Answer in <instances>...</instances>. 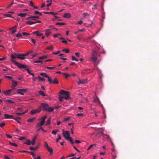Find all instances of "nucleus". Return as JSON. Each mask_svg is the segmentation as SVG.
<instances>
[{
    "label": "nucleus",
    "mask_w": 159,
    "mask_h": 159,
    "mask_svg": "<svg viewBox=\"0 0 159 159\" xmlns=\"http://www.w3.org/2000/svg\"><path fill=\"white\" fill-rule=\"evenodd\" d=\"M63 135L65 138L68 141L70 142L71 144H74V143L72 138L70 136L69 132L68 131H64L63 130L62 132Z\"/></svg>",
    "instance_id": "f257e3e1"
},
{
    "label": "nucleus",
    "mask_w": 159,
    "mask_h": 159,
    "mask_svg": "<svg viewBox=\"0 0 159 159\" xmlns=\"http://www.w3.org/2000/svg\"><path fill=\"white\" fill-rule=\"evenodd\" d=\"M98 51L93 50V52L91 54V56L90 58V60L93 62H95L97 61L98 57L97 54L98 53Z\"/></svg>",
    "instance_id": "f03ea898"
},
{
    "label": "nucleus",
    "mask_w": 159,
    "mask_h": 159,
    "mask_svg": "<svg viewBox=\"0 0 159 159\" xmlns=\"http://www.w3.org/2000/svg\"><path fill=\"white\" fill-rule=\"evenodd\" d=\"M60 93L61 95H64L62 97L65 99H67L69 98V92L68 91H66L63 90H61L60 91Z\"/></svg>",
    "instance_id": "7ed1b4c3"
},
{
    "label": "nucleus",
    "mask_w": 159,
    "mask_h": 159,
    "mask_svg": "<svg viewBox=\"0 0 159 159\" xmlns=\"http://www.w3.org/2000/svg\"><path fill=\"white\" fill-rule=\"evenodd\" d=\"M15 55L16 56V57L20 60H24L25 58V56L28 55V53H25L24 54H18L15 53Z\"/></svg>",
    "instance_id": "20e7f679"
},
{
    "label": "nucleus",
    "mask_w": 159,
    "mask_h": 159,
    "mask_svg": "<svg viewBox=\"0 0 159 159\" xmlns=\"http://www.w3.org/2000/svg\"><path fill=\"white\" fill-rule=\"evenodd\" d=\"M16 56H14L13 54H11V61L14 63L15 65H16L17 67L18 68L20 67V66L22 64L19 63V62H17V61H15L14 60L16 59Z\"/></svg>",
    "instance_id": "39448f33"
},
{
    "label": "nucleus",
    "mask_w": 159,
    "mask_h": 159,
    "mask_svg": "<svg viewBox=\"0 0 159 159\" xmlns=\"http://www.w3.org/2000/svg\"><path fill=\"white\" fill-rule=\"evenodd\" d=\"M28 67V66L26 65L22 64L19 68L20 69L24 68L25 70L27 71V72L30 75V74H31L32 73L31 72V71L29 70Z\"/></svg>",
    "instance_id": "423d86ee"
},
{
    "label": "nucleus",
    "mask_w": 159,
    "mask_h": 159,
    "mask_svg": "<svg viewBox=\"0 0 159 159\" xmlns=\"http://www.w3.org/2000/svg\"><path fill=\"white\" fill-rule=\"evenodd\" d=\"M27 90V89H18L16 90V91L17 93L23 95Z\"/></svg>",
    "instance_id": "0eeeda50"
},
{
    "label": "nucleus",
    "mask_w": 159,
    "mask_h": 159,
    "mask_svg": "<svg viewBox=\"0 0 159 159\" xmlns=\"http://www.w3.org/2000/svg\"><path fill=\"white\" fill-rule=\"evenodd\" d=\"M41 110V107H39L38 108L36 109H33L30 112V113L32 115H33L35 113L39 112Z\"/></svg>",
    "instance_id": "6e6552de"
},
{
    "label": "nucleus",
    "mask_w": 159,
    "mask_h": 159,
    "mask_svg": "<svg viewBox=\"0 0 159 159\" xmlns=\"http://www.w3.org/2000/svg\"><path fill=\"white\" fill-rule=\"evenodd\" d=\"M41 107L43 108V111H46L48 107V105L46 103H42L41 104Z\"/></svg>",
    "instance_id": "1a4fd4ad"
},
{
    "label": "nucleus",
    "mask_w": 159,
    "mask_h": 159,
    "mask_svg": "<svg viewBox=\"0 0 159 159\" xmlns=\"http://www.w3.org/2000/svg\"><path fill=\"white\" fill-rule=\"evenodd\" d=\"M87 79H84V80H80L79 79V81L77 83L79 85L80 84H85L87 83Z\"/></svg>",
    "instance_id": "9d476101"
},
{
    "label": "nucleus",
    "mask_w": 159,
    "mask_h": 159,
    "mask_svg": "<svg viewBox=\"0 0 159 159\" xmlns=\"http://www.w3.org/2000/svg\"><path fill=\"white\" fill-rule=\"evenodd\" d=\"M93 102L95 103L98 102L99 104H101V102H100L97 96L94 97Z\"/></svg>",
    "instance_id": "9b49d317"
},
{
    "label": "nucleus",
    "mask_w": 159,
    "mask_h": 159,
    "mask_svg": "<svg viewBox=\"0 0 159 159\" xmlns=\"http://www.w3.org/2000/svg\"><path fill=\"white\" fill-rule=\"evenodd\" d=\"M33 34H35L37 36H40L42 35L43 34L39 32V31H37L33 32Z\"/></svg>",
    "instance_id": "f8f14e48"
},
{
    "label": "nucleus",
    "mask_w": 159,
    "mask_h": 159,
    "mask_svg": "<svg viewBox=\"0 0 159 159\" xmlns=\"http://www.w3.org/2000/svg\"><path fill=\"white\" fill-rule=\"evenodd\" d=\"M12 90L9 89L7 90L6 91H4L3 92V93L6 95H8L10 94V93L11 91Z\"/></svg>",
    "instance_id": "ddd939ff"
},
{
    "label": "nucleus",
    "mask_w": 159,
    "mask_h": 159,
    "mask_svg": "<svg viewBox=\"0 0 159 159\" xmlns=\"http://www.w3.org/2000/svg\"><path fill=\"white\" fill-rule=\"evenodd\" d=\"M71 16V15L69 13H65L63 16V17L66 18H69Z\"/></svg>",
    "instance_id": "4468645a"
},
{
    "label": "nucleus",
    "mask_w": 159,
    "mask_h": 159,
    "mask_svg": "<svg viewBox=\"0 0 159 159\" xmlns=\"http://www.w3.org/2000/svg\"><path fill=\"white\" fill-rule=\"evenodd\" d=\"M5 118L6 119H13L14 117L12 115H10L7 114L4 115Z\"/></svg>",
    "instance_id": "2eb2a0df"
},
{
    "label": "nucleus",
    "mask_w": 159,
    "mask_h": 159,
    "mask_svg": "<svg viewBox=\"0 0 159 159\" xmlns=\"http://www.w3.org/2000/svg\"><path fill=\"white\" fill-rule=\"evenodd\" d=\"M44 121L41 120L40 122L39 123L37 124L36 125V126L37 127H39L40 126H42L43 125L44 123Z\"/></svg>",
    "instance_id": "dca6fc26"
},
{
    "label": "nucleus",
    "mask_w": 159,
    "mask_h": 159,
    "mask_svg": "<svg viewBox=\"0 0 159 159\" xmlns=\"http://www.w3.org/2000/svg\"><path fill=\"white\" fill-rule=\"evenodd\" d=\"M98 129L99 130V131L97 133V134H101L102 135H104L105 134H104L103 132V129L101 128H98Z\"/></svg>",
    "instance_id": "f3484780"
},
{
    "label": "nucleus",
    "mask_w": 159,
    "mask_h": 159,
    "mask_svg": "<svg viewBox=\"0 0 159 159\" xmlns=\"http://www.w3.org/2000/svg\"><path fill=\"white\" fill-rule=\"evenodd\" d=\"M37 137L38 135H36L34 137L31 143L32 145H34V144L36 140L37 139Z\"/></svg>",
    "instance_id": "a211bd4d"
},
{
    "label": "nucleus",
    "mask_w": 159,
    "mask_h": 159,
    "mask_svg": "<svg viewBox=\"0 0 159 159\" xmlns=\"http://www.w3.org/2000/svg\"><path fill=\"white\" fill-rule=\"evenodd\" d=\"M51 33V32L50 31V30L47 29L45 31V34L47 36H48Z\"/></svg>",
    "instance_id": "6ab92c4d"
},
{
    "label": "nucleus",
    "mask_w": 159,
    "mask_h": 159,
    "mask_svg": "<svg viewBox=\"0 0 159 159\" xmlns=\"http://www.w3.org/2000/svg\"><path fill=\"white\" fill-rule=\"evenodd\" d=\"M43 13H44V14H52L53 15H57L58 13H54L52 12H46V11H44L43 12Z\"/></svg>",
    "instance_id": "aec40b11"
},
{
    "label": "nucleus",
    "mask_w": 159,
    "mask_h": 159,
    "mask_svg": "<svg viewBox=\"0 0 159 159\" xmlns=\"http://www.w3.org/2000/svg\"><path fill=\"white\" fill-rule=\"evenodd\" d=\"M54 108L53 107H48L47 110L46 111L49 112H52L54 110Z\"/></svg>",
    "instance_id": "412c9836"
},
{
    "label": "nucleus",
    "mask_w": 159,
    "mask_h": 159,
    "mask_svg": "<svg viewBox=\"0 0 159 159\" xmlns=\"http://www.w3.org/2000/svg\"><path fill=\"white\" fill-rule=\"evenodd\" d=\"M11 81L12 82V85L13 86V87H15L17 86V82L16 81H15L14 80H12Z\"/></svg>",
    "instance_id": "4be33fe9"
},
{
    "label": "nucleus",
    "mask_w": 159,
    "mask_h": 159,
    "mask_svg": "<svg viewBox=\"0 0 159 159\" xmlns=\"http://www.w3.org/2000/svg\"><path fill=\"white\" fill-rule=\"evenodd\" d=\"M27 15V13H19L17 14V15L21 17H23L25 16L26 15Z\"/></svg>",
    "instance_id": "5701e85b"
},
{
    "label": "nucleus",
    "mask_w": 159,
    "mask_h": 159,
    "mask_svg": "<svg viewBox=\"0 0 159 159\" xmlns=\"http://www.w3.org/2000/svg\"><path fill=\"white\" fill-rule=\"evenodd\" d=\"M26 24H29L30 25H31L32 24H35V21L32 22L31 21H27L26 23Z\"/></svg>",
    "instance_id": "b1692460"
},
{
    "label": "nucleus",
    "mask_w": 159,
    "mask_h": 159,
    "mask_svg": "<svg viewBox=\"0 0 159 159\" xmlns=\"http://www.w3.org/2000/svg\"><path fill=\"white\" fill-rule=\"evenodd\" d=\"M13 119L17 121L18 123H20V119L19 117H17L16 118H14Z\"/></svg>",
    "instance_id": "393cba45"
},
{
    "label": "nucleus",
    "mask_w": 159,
    "mask_h": 159,
    "mask_svg": "<svg viewBox=\"0 0 159 159\" xmlns=\"http://www.w3.org/2000/svg\"><path fill=\"white\" fill-rule=\"evenodd\" d=\"M57 79V78H55L53 81H52V84H58Z\"/></svg>",
    "instance_id": "a878e982"
},
{
    "label": "nucleus",
    "mask_w": 159,
    "mask_h": 159,
    "mask_svg": "<svg viewBox=\"0 0 159 159\" xmlns=\"http://www.w3.org/2000/svg\"><path fill=\"white\" fill-rule=\"evenodd\" d=\"M40 75L43 76V77H48V75L45 73H41L40 74Z\"/></svg>",
    "instance_id": "bb28decb"
},
{
    "label": "nucleus",
    "mask_w": 159,
    "mask_h": 159,
    "mask_svg": "<svg viewBox=\"0 0 159 159\" xmlns=\"http://www.w3.org/2000/svg\"><path fill=\"white\" fill-rule=\"evenodd\" d=\"M36 119L35 117H34L32 118H31L27 120V121L28 122H31L33 121L34 120Z\"/></svg>",
    "instance_id": "cd10ccee"
},
{
    "label": "nucleus",
    "mask_w": 159,
    "mask_h": 159,
    "mask_svg": "<svg viewBox=\"0 0 159 159\" xmlns=\"http://www.w3.org/2000/svg\"><path fill=\"white\" fill-rule=\"evenodd\" d=\"M46 148L51 154L52 153V148L48 147Z\"/></svg>",
    "instance_id": "c85d7f7f"
},
{
    "label": "nucleus",
    "mask_w": 159,
    "mask_h": 159,
    "mask_svg": "<svg viewBox=\"0 0 159 159\" xmlns=\"http://www.w3.org/2000/svg\"><path fill=\"white\" fill-rule=\"evenodd\" d=\"M51 120V118H49L46 121V125H49L51 123V122H50Z\"/></svg>",
    "instance_id": "c756f323"
},
{
    "label": "nucleus",
    "mask_w": 159,
    "mask_h": 159,
    "mask_svg": "<svg viewBox=\"0 0 159 159\" xmlns=\"http://www.w3.org/2000/svg\"><path fill=\"white\" fill-rule=\"evenodd\" d=\"M5 101H6L7 102H8V103H11V104H13L15 103V102L14 101H13L11 100H10V99H6L5 100Z\"/></svg>",
    "instance_id": "7c9ffc66"
},
{
    "label": "nucleus",
    "mask_w": 159,
    "mask_h": 159,
    "mask_svg": "<svg viewBox=\"0 0 159 159\" xmlns=\"http://www.w3.org/2000/svg\"><path fill=\"white\" fill-rule=\"evenodd\" d=\"M38 78V79H39V81H44L45 80L43 79V78L39 76H38V77H37Z\"/></svg>",
    "instance_id": "2f4dec72"
},
{
    "label": "nucleus",
    "mask_w": 159,
    "mask_h": 159,
    "mask_svg": "<svg viewBox=\"0 0 159 159\" xmlns=\"http://www.w3.org/2000/svg\"><path fill=\"white\" fill-rule=\"evenodd\" d=\"M26 112H27V111H25V112H17L16 113V114L17 115L20 116V115H22V114H24Z\"/></svg>",
    "instance_id": "473e14b6"
},
{
    "label": "nucleus",
    "mask_w": 159,
    "mask_h": 159,
    "mask_svg": "<svg viewBox=\"0 0 159 159\" xmlns=\"http://www.w3.org/2000/svg\"><path fill=\"white\" fill-rule=\"evenodd\" d=\"M38 148V147H36L35 148H34L32 146L30 147V149L31 150H36Z\"/></svg>",
    "instance_id": "72a5a7b5"
},
{
    "label": "nucleus",
    "mask_w": 159,
    "mask_h": 159,
    "mask_svg": "<svg viewBox=\"0 0 159 159\" xmlns=\"http://www.w3.org/2000/svg\"><path fill=\"white\" fill-rule=\"evenodd\" d=\"M31 143V141L29 139H27L26 140V142L25 143V144L28 145H30Z\"/></svg>",
    "instance_id": "f704fd0d"
},
{
    "label": "nucleus",
    "mask_w": 159,
    "mask_h": 159,
    "mask_svg": "<svg viewBox=\"0 0 159 159\" xmlns=\"http://www.w3.org/2000/svg\"><path fill=\"white\" fill-rule=\"evenodd\" d=\"M39 94L43 96H46V95L42 91H40L39 92Z\"/></svg>",
    "instance_id": "c9c22d12"
},
{
    "label": "nucleus",
    "mask_w": 159,
    "mask_h": 159,
    "mask_svg": "<svg viewBox=\"0 0 159 159\" xmlns=\"http://www.w3.org/2000/svg\"><path fill=\"white\" fill-rule=\"evenodd\" d=\"M32 17V20H35L36 19L39 18V16H33Z\"/></svg>",
    "instance_id": "e433bc0d"
},
{
    "label": "nucleus",
    "mask_w": 159,
    "mask_h": 159,
    "mask_svg": "<svg viewBox=\"0 0 159 159\" xmlns=\"http://www.w3.org/2000/svg\"><path fill=\"white\" fill-rule=\"evenodd\" d=\"M62 74H63V75H64L65 76V77L66 78H67L70 75V74H69L68 73H62Z\"/></svg>",
    "instance_id": "4c0bfd02"
},
{
    "label": "nucleus",
    "mask_w": 159,
    "mask_h": 159,
    "mask_svg": "<svg viewBox=\"0 0 159 159\" xmlns=\"http://www.w3.org/2000/svg\"><path fill=\"white\" fill-rule=\"evenodd\" d=\"M47 2H49V3H48V4L47 5H46L47 7H49V6H50L51 5V4H52V1L51 0H48V1H47Z\"/></svg>",
    "instance_id": "58836bf2"
},
{
    "label": "nucleus",
    "mask_w": 159,
    "mask_h": 159,
    "mask_svg": "<svg viewBox=\"0 0 159 159\" xmlns=\"http://www.w3.org/2000/svg\"><path fill=\"white\" fill-rule=\"evenodd\" d=\"M60 39L63 40L62 42L63 43H67V41L65 40H64V38L63 37H61Z\"/></svg>",
    "instance_id": "ea45409f"
},
{
    "label": "nucleus",
    "mask_w": 159,
    "mask_h": 159,
    "mask_svg": "<svg viewBox=\"0 0 159 159\" xmlns=\"http://www.w3.org/2000/svg\"><path fill=\"white\" fill-rule=\"evenodd\" d=\"M66 23L63 22H57L56 23V25H65Z\"/></svg>",
    "instance_id": "a19ab883"
},
{
    "label": "nucleus",
    "mask_w": 159,
    "mask_h": 159,
    "mask_svg": "<svg viewBox=\"0 0 159 159\" xmlns=\"http://www.w3.org/2000/svg\"><path fill=\"white\" fill-rule=\"evenodd\" d=\"M48 78V81L49 82L50 84H52V80L51 79L48 75V77H46Z\"/></svg>",
    "instance_id": "79ce46f5"
},
{
    "label": "nucleus",
    "mask_w": 159,
    "mask_h": 159,
    "mask_svg": "<svg viewBox=\"0 0 159 159\" xmlns=\"http://www.w3.org/2000/svg\"><path fill=\"white\" fill-rule=\"evenodd\" d=\"M58 132V130H52V133L53 134H54V135H55L56 134L57 132Z\"/></svg>",
    "instance_id": "37998d69"
},
{
    "label": "nucleus",
    "mask_w": 159,
    "mask_h": 159,
    "mask_svg": "<svg viewBox=\"0 0 159 159\" xmlns=\"http://www.w3.org/2000/svg\"><path fill=\"white\" fill-rule=\"evenodd\" d=\"M72 60L73 61L75 60V61H78V60L74 56H72Z\"/></svg>",
    "instance_id": "c03bdc74"
},
{
    "label": "nucleus",
    "mask_w": 159,
    "mask_h": 159,
    "mask_svg": "<svg viewBox=\"0 0 159 159\" xmlns=\"http://www.w3.org/2000/svg\"><path fill=\"white\" fill-rule=\"evenodd\" d=\"M9 143L11 145L14 146L15 147H17V145L16 143H11V142H9Z\"/></svg>",
    "instance_id": "a18cd8bd"
},
{
    "label": "nucleus",
    "mask_w": 159,
    "mask_h": 159,
    "mask_svg": "<svg viewBox=\"0 0 159 159\" xmlns=\"http://www.w3.org/2000/svg\"><path fill=\"white\" fill-rule=\"evenodd\" d=\"M105 136H106L107 137V139H109L110 140V141L111 142V143H112V144H113V143L111 141V139L110 137V136H109V135H107V134H105L104 135Z\"/></svg>",
    "instance_id": "49530a36"
},
{
    "label": "nucleus",
    "mask_w": 159,
    "mask_h": 159,
    "mask_svg": "<svg viewBox=\"0 0 159 159\" xmlns=\"http://www.w3.org/2000/svg\"><path fill=\"white\" fill-rule=\"evenodd\" d=\"M61 139V137L60 136L59 134L58 135V138L56 139V143H58V142L59 140Z\"/></svg>",
    "instance_id": "de8ad7c7"
},
{
    "label": "nucleus",
    "mask_w": 159,
    "mask_h": 159,
    "mask_svg": "<svg viewBox=\"0 0 159 159\" xmlns=\"http://www.w3.org/2000/svg\"><path fill=\"white\" fill-rule=\"evenodd\" d=\"M63 51H65L66 53H68L69 52V50L68 49H64L62 50Z\"/></svg>",
    "instance_id": "09e8293b"
},
{
    "label": "nucleus",
    "mask_w": 159,
    "mask_h": 159,
    "mask_svg": "<svg viewBox=\"0 0 159 159\" xmlns=\"http://www.w3.org/2000/svg\"><path fill=\"white\" fill-rule=\"evenodd\" d=\"M53 47L52 46H50L48 47L47 48V49H48L51 50L53 49Z\"/></svg>",
    "instance_id": "8fccbe9b"
},
{
    "label": "nucleus",
    "mask_w": 159,
    "mask_h": 159,
    "mask_svg": "<svg viewBox=\"0 0 159 159\" xmlns=\"http://www.w3.org/2000/svg\"><path fill=\"white\" fill-rule=\"evenodd\" d=\"M75 155V154H71L69 155L68 156L66 157V158H68L70 157H71L74 156Z\"/></svg>",
    "instance_id": "3c124183"
},
{
    "label": "nucleus",
    "mask_w": 159,
    "mask_h": 159,
    "mask_svg": "<svg viewBox=\"0 0 159 159\" xmlns=\"http://www.w3.org/2000/svg\"><path fill=\"white\" fill-rule=\"evenodd\" d=\"M5 78H8L10 80L12 79V76H5Z\"/></svg>",
    "instance_id": "603ef678"
},
{
    "label": "nucleus",
    "mask_w": 159,
    "mask_h": 159,
    "mask_svg": "<svg viewBox=\"0 0 159 159\" xmlns=\"http://www.w3.org/2000/svg\"><path fill=\"white\" fill-rule=\"evenodd\" d=\"M22 34L24 36H27L30 35L29 34L25 32H23Z\"/></svg>",
    "instance_id": "864d4df0"
},
{
    "label": "nucleus",
    "mask_w": 159,
    "mask_h": 159,
    "mask_svg": "<svg viewBox=\"0 0 159 159\" xmlns=\"http://www.w3.org/2000/svg\"><path fill=\"white\" fill-rule=\"evenodd\" d=\"M70 120V118L69 117H66L64 118V120L65 121H67Z\"/></svg>",
    "instance_id": "5fc2aeb1"
},
{
    "label": "nucleus",
    "mask_w": 159,
    "mask_h": 159,
    "mask_svg": "<svg viewBox=\"0 0 159 159\" xmlns=\"http://www.w3.org/2000/svg\"><path fill=\"white\" fill-rule=\"evenodd\" d=\"M40 130H41L42 131H43V132H46V131L44 130L43 129V128L42 127H41V128H39L38 130V131H39Z\"/></svg>",
    "instance_id": "6e6d98bb"
},
{
    "label": "nucleus",
    "mask_w": 159,
    "mask_h": 159,
    "mask_svg": "<svg viewBox=\"0 0 159 159\" xmlns=\"http://www.w3.org/2000/svg\"><path fill=\"white\" fill-rule=\"evenodd\" d=\"M22 36V34L20 33H18L16 35V36L17 37H20L21 36Z\"/></svg>",
    "instance_id": "4d7b16f0"
},
{
    "label": "nucleus",
    "mask_w": 159,
    "mask_h": 159,
    "mask_svg": "<svg viewBox=\"0 0 159 159\" xmlns=\"http://www.w3.org/2000/svg\"><path fill=\"white\" fill-rule=\"evenodd\" d=\"M63 98V97L62 96H60L59 97V100L60 102H62V99Z\"/></svg>",
    "instance_id": "13d9d810"
},
{
    "label": "nucleus",
    "mask_w": 159,
    "mask_h": 159,
    "mask_svg": "<svg viewBox=\"0 0 159 159\" xmlns=\"http://www.w3.org/2000/svg\"><path fill=\"white\" fill-rule=\"evenodd\" d=\"M30 5L32 6V7H33L34 6V3H33V2H32V1H30Z\"/></svg>",
    "instance_id": "bf43d9fd"
},
{
    "label": "nucleus",
    "mask_w": 159,
    "mask_h": 159,
    "mask_svg": "<svg viewBox=\"0 0 159 159\" xmlns=\"http://www.w3.org/2000/svg\"><path fill=\"white\" fill-rule=\"evenodd\" d=\"M59 35H61L60 34H54L53 36L54 38H57L58 36H59Z\"/></svg>",
    "instance_id": "052dcab7"
},
{
    "label": "nucleus",
    "mask_w": 159,
    "mask_h": 159,
    "mask_svg": "<svg viewBox=\"0 0 159 159\" xmlns=\"http://www.w3.org/2000/svg\"><path fill=\"white\" fill-rule=\"evenodd\" d=\"M47 116H43V117H42V118L41 120L45 121V120L46 119V118H47Z\"/></svg>",
    "instance_id": "680f3d73"
},
{
    "label": "nucleus",
    "mask_w": 159,
    "mask_h": 159,
    "mask_svg": "<svg viewBox=\"0 0 159 159\" xmlns=\"http://www.w3.org/2000/svg\"><path fill=\"white\" fill-rule=\"evenodd\" d=\"M47 116H43V117H42V118L41 120L45 121V120L46 119V118H47Z\"/></svg>",
    "instance_id": "e2e57ef3"
},
{
    "label": "nucleus",
    "mask_w": 159,
    "mask_h": 159,
    "mask_svg": "<svg viewBox=\"0 0 159 159\" xmlns=\"http://www.w3.org/2000/svg\"><path fill=\"white\" fill-rule=\"evenodd\" d=\"M13 1L7 7V8H9L13 4Z\"/></svg>",
    "instance_id": "0e129e2a"
},
{
    "label": "nucleus",
    "mask_w": 159,
    "mask_h": 159,
    "mask_svg": "<svg viewBox=\"0 0 159 159\" xmlns=\"http://www.w3.org/2000/svg\"><path fill=\"white\" fill-rule=\"evenodd\" d=\"M5 125V123H0V127H2L3 126H4Z\"/></svg>",
    "instance_id": "69168bd1"
},
{
    "label": "nucleus",
    "mask_w": 159,
    "mask_h": 159,
    "mask_svg": "<svg viewBox=\"0 0 159 159\" xmlns=\"http://www.w3.org/2000/svg\"><path fill=\"white\" fill-rule=\"evenodd\" d=\"M83 15L84 16V17L86 16H88L89 15L87 13H83Z\"/></svg>",
    "instance_id": "338daca9"
},
{
    "label": "nucleus",
    "mask_w": 159,
    "mask_h": 159,
    "mask_svg": "<svg viewBox=\"0 0 159 159\" xmlns=\"http://www.w3.org/2000/svg\"><path fill=\"white\" fill-rule=\"evenodd\" d=\"M75 143L78 144V143H81V141L79 140H75Z\"/></svg>",
    "instance_id": "774afa93"
}]
</instances>
